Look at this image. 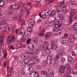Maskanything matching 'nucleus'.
<instances>
[{
	"mask_svg": "<svg viewBox=\"0 0 77 77\" xmlns=\"http://www.w3.org/2000/svg\"><path fill=\"white\" fill-rule=\"evenodd\" d=\"M57 23H58L55 24L54 25V26L57 29V35H60L61 34V32L59 31L61 30V29L60 28L62 26V22L59 21L57 22Z\"/></svg>",
	"mask_w": 77,
	"mask_h": 77,
	"instance_id": "obj_1",
	"label": "nucleus"
},
{
	"mask_svg": "<svg viewBox=\"0 0 77 77\" xmlns=\"http://www.w3.org/2000/svg\"><path fill=\"white\" fill-rule=\"evenodd\" d=\"M71 11L70 13L69 21L70 23H72L73 21V16L75 14L76 11L74 9H70Z\"/></svg>",
	"mask_w": 77,
	"mask_h": 77,
	"instance_id": "obj_2",
	"label": "nucleus"
},
{
	"mask_svg": "<svg viewBox=\"0 0 77 77\" xmlns=\"http://www.w3.org/2000/svg\"><path fill=\"white\" fill-rule=\"evenodd\" d=\"M14 41H15V38L14 37V35H11L8 37L7 42L8 44H11L12 42Z\"/></svg>",
	"mask_w": 77,
	"mask_h": 77,
	"instance_id": "obj_3",
	"label": "nucleus"
},
{
	"mask_svg": "<svg viewBox=\"0 0 77 77\" xmlns=\"http://www.w3.org/2000/svg\"><path fill=\"white\" fill-rule=\"evenodd\" d=\"M68 34H65L64 37H63L62 38H60V42H61L63 44H65L66 43V38L68 37Z\"/></svg>",
	"mask_w": 77,
	"mask_h": 77,
	"instance_id": "obj_4",
	"label": "nucleus"
},
{
	"mask_svg": "<svg viewBox=\"0 0 77 77\" xmlns=\"http://www.w3.org/2000/svg\"><path fill=\"white\" fill-rule=\"evenodd\" d=\"M39 73L37 72L34 71L29 74V77H38Z\"/></svg>",
	"mask_w": 77,
	"mask_h": 77,
	"instance_id": "obj_5",
	"label": "nucleus"
},
{
	"mask_svg": "<svg viewBox=\"0 0 77 77\" xmlns=\"http://www.w3.org/2000/svg\"><path fill=\"white\" fill-rule=\"evenodd\" d=\"M75 39V36L74 35H72L70 37V41L71 43L73 44L74 43Z\"/></svg>",
	"mask_w": 77,
	"mask_h": 77,
	"instance_id": "obj_6",
	"label": "nucleus"
},
{
	"mask_svg": "<svg viewBox=\"0 0 77 77\" xmlns=\"http://www.w3.org/2000/svg\"><path fill=\"white\" fill-rule=\"evenodd\" d=\"M62 56H63V54H59L57 53L54 59V61H57L59 59H60V57H62Z\"/></svg>",
	"mask_w": 77,
	"mask_h": 77,
	"instance_id": "obj_7",
	"label": "nucleus"
},
{
	"mask_svg": "<svg viewBox=\"0 0 77 77\" xmlns=\"http://www.w3.org/2000/svg\"><path fill=\"white\" fill-rule=\"evenodd\" d=\"M63 49L62 47H60L57 49V53L58 54H63Z\"/></svg>",
	"mask_w": 77,
	"mask_h": 77,
	"instance_id": "obj_8",
	"label": "nucleus"
},
{
	"mask_svg": "<svg viewBox=\"0 0 77 77\" xmlns=\"http://www.w3.org/2000/svg\"><path fill=\"white\" fill-rule=\"evenodd\" d=\"M65 66H61L60 69V74H63V73H64V72H65Z\"/></svg>",
	"mask_w": 77,
	"mask_h": 77,
	"instance_id": "obj_9",
	"label": "nucleus"
},
{
	"mask_svg": "<svg viewBox=\"0 0 77 77\" xmlns=\"http://www.w3.org/2000/svg\"><path fill=\"white\" fill-rule=\"evenodd\" d=\"M25 11L24 10H21L20 11V14L21 15H22L21 16L20 15L19 16V18L20 19V20H19L20 22H21V18H22V17H23V15H24V14H25Z\"/></svg>",
	"mask_w": 77,
	"mask_h": 77,
	"instance_id": "obj_10",
	"label": "nucleus"
},
{
	"mask_svg": "<svg viewBox=\"0 0 77 77\" xmlns=\"http://www.w3.org/2000/svg\"><path fill=\"white\" fill-rule=\"evenodd\" d=\"M12 6L13 10H16V9H19L20 8H21V6H20V5H13Z\"/></svg>",
	"mask_w": 77,
	"mask_h": 77,
	"instance_id": "obj_11",
	"label": "nucleus"
},
{
	"mask_svg": "<svg viewBox=\"0 0 77 77\" xmlns=\"http://www.w3.org/2000/svg\"><path fill=\"white\" fill-rule=\"evenodd\" d=\"M74 59L71 57H69L68 58V61L69 63H71L74 62Z\"/></svg>",
	"mask_w": 77,
	"mask_h": 77,
	"instance_id": "obj_12",
	"label": "nucleus"
},
{
	"mask_svg": "<svg viewBox=\"0 0 77 77\" xmlns=\"http://www.w3.org/2000/svg\"><path fill=\"white\" fill-rule=\"evenodd\" d=\"M41 74L45 77H47L48 76V73L46 71L43 70L42 71Z\"/></svg>",
	"mask_w": 77,
	"mask_h": 77,
	"instance_id": "obj_13",
	"label": "nucleus"
},
{
	"mask_svg": "<svg viewBox=\"0 0 77 77\" xmlns=\"http://www.w3.org/2000/svg\"><path fill=\"white\" fill-rule=\"evenodd\" d=\"M50 46L49 45H47L46 49V52L47 54H50Z\"/></svg>",
	"mask_w": 77,
	"mask_h": 77,
	"instance_id": "obj_14",
	"label": "nucleus"
},
{
	"mask_svg": "<svg viewBox=\"0 0 77 77\" xmlns=\"http://www.w3.org/2000/svg\"><path fill=\"white\" fill-rule=\"evenodd\" d=\"M48 72L50 74L49 75V77H54V75H53V71L52 69L49 70Z\"/></svg>",
	"mask_w": 77,
	"mask_h": 77,
	"instance_id": "obj_15",
	"label": "nucleus"
},
{
	"mask_svg": "<svg viewBox=\"0 0 77 77\" xmlns=\"http://www.w3.org/2000/svg\"><path fill=\"white\" fill-rule=\"evenodd\" d=\"M56 11L53 10L49 14V17H53V16L56 14Z\"/></svg>",
	"mask_w": 77,
	"mask_h": 77,
	"instance_id": "obj_16",
	"label": "nucleus"
},
{
	"mask_svg": "<svg viewBox=\"0 0 77 77\" xmlns=\"http://www.w3.org/2000/svg\"><path fill=\"white\" fill-rule=\"evenodd\" d=\"M53 63V60H47L46 63L48 65H50L51 64H52Z\"/></svg>",
	"mask_w": 77,
	"mask_h": 77,
	"instance_id": "obj_17",
	"label": "nucleus"
},
{
	"mask_svg": "<svg viewBox=\"0 0 77 77\" xmlns=\"http://www.w3.org/2000/svg\"><path fill=\"white\" fill-rule=\"evenodd\" d=\"M57 45H51V49L52 50H56L57 49Z\"/></svg>",
	"mask_w": 77,
	"mask_h": 77,
	"instance_id": "obj_18",
	"label": "nucleus"
},
{
	"mask_svg": "<svg viewBox=\"0 0 77 77\" xmlns=\"http://www.w3.org/2000/svg\"><path fill=\"white\" fill-rule=\"evenodd\" d=\"M51 35V34L50 33V32H48L46 33V34L45 35V37L47 39H48V38H49V37Z\"/></svg>",
	"mask_w": 77,
	"mask_h": 77,
	"instance_id": "obj_19",
	"label": "nucleus"
},
{
	"mask_svg": "<svg viewBox=\"0 0 77 77\" xmlns=\"http://www.w3.org/2000/svg\"><path fill=\"white\" fill-rule=\"evenodd\" d=\"M5 29L7 32H9L11 28L8 26H6L5 27Z\"/></svg>",
	"mask_w": 77,
	"mask_h": 77,
	"instance_id": "obj_20",
	"label": "nucleus"
},
{
	"mask_svg": "<svg viewBox=\"0 0 77 77\" xmlns=\"http://www.w3.org/2000/svg\"><path fill=\"white\" fill-rule=\"evenodd\" d=\"M58 17L61 20H63L64 19V17L62 14H60L58 15Z\"/></svg>",
	"mask_w": 77,
	"mask_h": 77,
	"instance_id": "obj_21",
	"label": "nucleus"
},
{
	"mask_svg": "<svg viewBox=\"0 0 77 77\" xmlns=\"http://www.w3.org/2000/svg\"><path fill=\"white\" fill-rule=\"evenodd\" d=\"M61 7H63V8H66V7H67V5H66L65 4V1H62L61 2Z\"/></svg>",
	"mask_w": 77,
	"mask_h": 77,
	"instance_id": "obj_22",
	"label": "nucleus"
},
{
	"mask_svg": "<svg viewBox=\"0 0 77 77\" xmlns=\"http://www.w3.org/2000/svg\"><path fill=\"white\" fill-rule=\"evenodd\" d=\"M29 22L30 23V24L31 26H34V22H33V20L30 19L29 20Z\"/></svg>",
	"mask_w": 77,
	"mask_h": 77,
	"instance_id": "obj_23",
	"label": "nucleus"
},
{
	"mask_svg": "<svg viewBox=\"0 0 77 77\" xmlns=\"http://www.w3.org/2000/svg\"><path fill=\"white\" fill-rule=\"evenodd\" d=\"M29 59H26L25 60V63L26 65H30V61Z\"/></svg>",
	"mask_w": 77,
	"mask_h": 77,
	"instance_id": "obj_24",
	"label": "nucleus"
},
{
	"mask_svg": "<svg viewBox=\"0 0 77 77\" xmlns=\"http://www.w3.org/2000/svg\"><path fill=\"white\" fill-rule=\"evenodd\" d=\"M22 46V42H20V41H18L17 44V47H20Z\"/></svg>",
	"mask_w": 77,
	"mask_h": 77,
	"instance_id": "obj_25",
	"label": "nucleus"
},
{
	"mask_svg": "<svg viewBox=\"0 0 77 77\" xmlns=\"http://www.w3.org/2000/svg\"><path fill=\"white\" fill-rule=\"evenodd\" d=\"M21 57L22 59L24 60V59H26V57H27V56L26 54H22L21 55Z\"/></svg>",
	"mask_w": 77,
	"mask_h": 77,
	"instance_id": "obj_26",
	"label": "nucleus"
},
{
	"mask_svg": "<svg viewBox=\"0 0 77 77\" xmlns=\"http://www.w3.org/2000/svg\"><path fill=\"white\" fill-rule=\"evenodd\" d=\"M47 64V61H46L45 60H43L42 61V65L43 66H46Z\"/></svg>",
	"mask_w": 77,
	"mask_h": 77,
	"instance_id": "obj_27",
	"label": "nucleus"
},
{
	"mask_svg": "<svg viewBox=\"0 0 77 77\" xmlns=\"http://www.w3.org/2000/svg\"><path fill=\"white\" fill-rule=\"evenodd\" d=\"M72 73L73 74H77V69H73L72 70Z\"/></svg>",
	"mask_w": 77,
	"mask_h": 77,
	"instance_id": "obj_28",
	"label": "nucleus"
},
{
	"mask_svg": "<svg viewBox=\"0 0 77 77\" xmlns=\"http://www.w3.org/2000/svg\"><path fill=\"white\" fill-rule=\"evenodd\" d=\"M2 0H0V4L1 6H3L5 4V1H2Z\"/></svg>",
	"mask_w": 77,
	"mask_h": 77,
	"instance_id": "obj_29",
	"label": "nucleus"
},
{
	"mask_svg": "<svg viewBox=\"0 0 77 77\" xmlns=\"http://www.w3.org/2000/svg\"><path fill=\"white\" fill-rule=\"evenodd\" d=\"M33 70V67L32 66H29V71H32Z\"/></svg>",
	"mask_w": 77,
	"mask_h": 77,
	"instance_id": "obj_30",
	"label": "nucleus"
},
{
	"mask_svg": "<svg viewBox=\"0 0 77 77\" xmlns=\"http://www.w3.org/2000/svg\"><path fill=\"white\" fill-rule=\"evenodd\" d=\"M49 14V11L47 12H45V17H44V16H43V18L44 19H45V18H46V16H47Z\"/></svg>",
	"mask_w": 77,
	"mask_h": 77,
	"instance_id": "obj_31",
	"label": "nucleus"
},
{
	"mask_svg": "<svg viewBox=\"0 0 77 77\" xmlns=\"http://www.w3.org/2000/svg\"><path fill=\"white\" fill-rule=\"evenodd\" d=\"M35 64V62L33 60H30L29 61V65H34Z\"/></svg>",
	"mask_w": 77,
	"mask_h": 77,
	"instance_id": "obj_32",
	"label": "nucleus"
},
{
	"mask_svg": "<svg viewBox=\"0 0 77 77\" xmlns=\"http://www.w3.org/2000/svg\"><path fill=\"white\" fill-rule=\"evenodd\" d=\"M66 60V58H63L61 59V62L62 63H64V62Z\"/></svg>",
	"mask_w": 77,
	"mask_h": 77,
	"instance_id": "obj_33",
	"label": "nucleus"
},
{
	"mask_svg": "<svg viewBox=\"0 0 77 77\" xmlns=\"http://www.w3.org/2000/svg\"><path fill=\"white\" fill-rule=\"evenodd\" d=\"M14 11H10L8 12L9 15H12L14 14Z\"/></svg>",
	"mask_w": 77,
	"mask_h": 77,
	"instance_id": "obj_34",
	"label": "nucleus"
},
{
	"mask_svg": "<svg viewBox=\"0 0 77 77\" xmlns=\"http://www.w3.org/2000/svg\"><path fill=\"white\" fill-rule=\"evenodd\" d=\"M27 30L29 32H32V27L30 26H29L27 28Z\"/></svg>",
	"mask_w": 77,
	"mask_h": 77,
	"instance_id": "obj_35",
	"label": "nucleus"
},
{
	"mask_svg": "<svg viewBox=\"0 0 77 77\" xmlns=\"http://www.w3.org/2000/svg\"><path fill=\"white\" fill-rule=\"evenodd\" d=\"M29 53L30 54V55L32 57H33V58L34 59H35V58H36V57L35 56V54L32 53Z\"/></svg>",
	"mask_w": 77,
	"mask_h": 77,
	"instance_id": "obj_36",
	"label": "nucleus"
},
{
	"mask_svg": "<svg viewBox=\"0 0 77 77\" xmlns=\"http://www.w3.org/2000/svg\"><path fill=\"white\" fill-rule=\"evenodd\" d=\"M0 42L1 44H3V37H1L0 39Z\"/></svg>",
	"mask_w": 77,
	"mask_h": 77,
	"instance_id": "obj_37",
	"label": "nucleus"
},
{
	"mask_svg": "<svg viewBox=\"0 0 77 77\" xmlns=\"http://www.w3.org/2000/svg\"><path fill=\"white\" fill-rule=\"evenodd\" d=\"M41 68V66L39 65H36V69H40Z\"/></svg>",
	"mask_w": 77,
	"mask_h": 77,
	"instance_id": "obj_38",
	"label": "nucleus"
},
{
	"mask_svg": "<svg viewBox=\"0 0 77 77\" xmlns=\"http://www.w3.org/2000/svg\"><path fill=\"white\" fill-rule=\"evenodd\" d=\"M2 23V22H0V29H1L2 28H3V24H5V23H4V24L2 23Z\"/></svg>",
	"mask_w": 77,
	"mask_h": 77,
	"instance_id": "obj_39",
	"label": "nucleus"
},
{
	"mask_svg": "<svg viewBox=\"0 0 77 77\" xmlns=\"http://www.w3.org/2000/svg\"><path fill=\"white\" fill-rule=\"evenodd\" d=\"M26 23V21H25V20H22L21 21V26H23V25H24L25 24V23Z\"/></svg>",
	"mask_w": 77,
	"mask_h": 77,
	"instance_id": "obj_40",
	"label": "nucleus"
},
{
	"mask_svg": "<svg viewBox=\"0 0 77 77\" xmlns=\"http://www.w3.org/2000/svg\"><path fill=\"white\" fill-rule=\"evenodd\" d=\"M50 17H51L49 16V17H48V22L49 23H52V22H53V20H51V18H50Z\"/></svg>",
	"mask_w": 77,
	"mask_h": 77,
	"instance_id": "obj_41",
	"label": "nucleus"
},
{
	"mask_svg": "<svg viewBox=\"0 0 77 77\" xmlns=\"http://www.w3.org/2000/svg\"><path fill=\"white\" fill-rule=\"evenodd\" d=\"M65 67L67 69H69L70 68V66L69 64H66L65 66Z\"/></svg>",
	"mask_w": 77,
	"mask_h": 77,
	"instance_id": "obj_42",
	"label": "nucleus"
},
{
	"mask_svg": "<svg viewBox=\"0 0 77 77\" xmlns=\"http://www.w3.org/2000/svg\"><path fill=\"white\" fill-rule=\"evenodd\" d=\"M26 65V64L25 62L24 61H23L21 63V65L22 66H25Z\"/></svg>",
	"mask_w": 77,
	"mask_h": 77,
	"instance_id": "obj_43",
	"label": "nucleus"
},
{
	"mask_svg": "<svg viewBox=\"0 0 77 77\" xmlns=\"http://www.w3.org/2000/svg\"><path fill=\"white\" fill-rule=\"evenodd\" d=\"M26 12L27 14V15L26 16V17H27L30 14V11H29V10H26Z\"/></svg>",
	"mask_w": 77,
	"mask_h": 77,
	"instance_id": "obj_44",
	"label": "nucleus"
},
{
	"mask_svg": "<svg viewBox=\"0 0 77 77\" xmlns=\"http://www.w3.org/2000/svg\"><path fill=\"white\" fill-rule=\"evenodd\" d=\"M33 42L35 44H37L38 42H39V41L38 40H33Z\"/></svg>",
	"mask_w": 77,
	"mask_h": 77,
	"instance_id": "obj_45",
	"label": "nucleus"
},
{
	"mask_svg": "<svg viewBox=\"0 0 77 77\" xmlns=\"http://www.w3.org/2000/svg\"><path fill=\"white\" fill-rule=\"evenodd\" d=\"M63 12L64 13H66L68 12V10H67V9H66V8H65L64 9V10H63Z\"/></svg>",
	"mask_w": 77,
	"mask_h": 77,
	"instance_id": "obj_46",
	"label": "nucleus"
},
{
	"mask_svg": "<svg viewBox=\"0 0 77 77\" xmlns=\"http://www.w3.org/2000/svg\"><path fill=\"white\" fill-rule=\"evenodd\" d=\"M38 35L39 36H40V37H42V36H44V34H43V33L41 32L38 34Z\"/></svg>",
	"mask_w": 77,
	"mask_h": 77,
	"instance_id": "obj_47",
	"label": "nucleus"
},
{
	"mask_svg": "<svg viewBox=\"0 0 77 77\" xmlns=\"http://www.w3.org/2000/svg\"><path fill=\"white\" fill-rule=\"evenodd\" d=\"M48 44V43H47V42L46 41H44V45H45V46H46L47 47V45H47Z\"/></svg>",
	"mask_w": 77,
	"mask_h": 77,
	"instance_id": "obj_48",
	"label": "nucleus"
},
{
	"mask_svg": "<svg viewBox=\"0 0 77 77\" xmlns=\"http://www.w3.org/2000/svg\"><path fill=\"white\" fill-rule=\"evenodd\" d=\"M7 55H8V54H7V52L6 51H5V54H4V57H7Z\"/></svg>",
	"mask_w": 77,
	"mask_h": 77,
	"instance_id": "obj_49",
	"label": "nucleus"
},
{
	"mask_svg": "<svg viewBox=\"0 0 77 77\" xmlns=\"http://www.w3.org/2000/svg\"><path fill=\"white\" fill-rule=\"evenodd\" d=\"M51 42V45H54V44H55V43H56V42H55L54 40H52Z\"/></svg>",
	"mask_w": 77,
	"mask_h": 77,
	"instance_id": "obj_50",
	"label": "nucleus"
},
{
	"mask_svg": "<svg viewBox=\"0 0 77 77\" xmlns=\"http://www.w3.org/2000/svg\"><path fill=\"white\" fill-rule=\"evenodd\" d=\"M41 32L44 34V33L45 32V29H42L41 31Z\"/></svg>",
	"mask_w": 77,
	"mask_h": 77,
	"instance_id": "obj_51",
	"label": "nucleus"
},
{
	"mask_svg": "<svg viewBox=\"0 0 77 77\" xmlns=\"http://www.w3.org/2000/svg\"><path fill=\"white\" fill-rule=\"evenodd\" d=\"M51 56L50 55H49L47 57V60H51Z\"/></svg>",
	"mask_w": 77,
	"mask_h": 77,
	"instance_id": "obj_52",
	"label": "nucleus"
},
{
	"mask_svg": "<svg viewBox=\"0 0 77 77\" xmlns=\"http://www.w3.org/2000/svg\"><path fill=\"white\" fill-rule=\"evenodd\" d=\"M37 6H38V7H41V4L40 2H38Z\"/></svg>",
	"mask_w": 77,
	"mask_h": 77,
	"instance_id": "obj_53",
	"label": "nucleus"
},
{
	"mask_svg": "<svg viewBox=\"0 0 77 77\" xmlns=\"http://www.w3.org/2000/svg\"><path fill=\"white\" fill-rule=\"evenodd\" d=\"M53 1H54V0H47V2H48L49 3H51L53 2Z\"/></svg>",
	"mask_w": 77,
	"mask_h": 77,
	"instance_id": "obj_54",
	"label": "nucleus"
},
{
	"mask_svg": "<svg viewBox=\"0 0 77 77\" xmlns=\"http://www.w3.org/2000/svg\"><path fill=\"white\" fill-rule=\"evenodd\" d=\"M58 64V63H57V62H56L54 63H53L52 65H53V66H57Z\"/></svg>",
	"mask_w": 77,
	"mask_h": 77,
	"instance_id": "obj_55",
	"label": "nucleus"
},
{
	"mask_svg": "<svg viewBox=\"0 0 77 77\" xmlns=\"http://www.w3.org/2000/svg\"><path fill=\"white\" fill-rule=\"evenodd\" d=\"M57 5L58 7H62V3L61 4L60 3H58L57 4Z\"/></svg>",
	"mask_w": 77,
	"mask_h": 77,
	"instance_id": "obj_56",
	"label": "nucleus"
},
{
	"mask_svg": "<svg viewBox=\"0 0 77 77\" xmlns=\"http://www.w3.org/2000/svg\"><path fill=\"white\" fill-rule=\"evenodd\" d=\"M52 25V24L51 23V22H48L47 24V26H48V27H50V26H51Z\"/></svg>",
	"mask_w": 77,
	"mask_h": 77,
	"instance_id": "obj_57",
	"label": "nucleus"
},
{
	"mask_svg": "<svg viewBox=\"0 0 77 77\" xmlns=\"http://www.w3.org/2000/svg\"><path fill=\"white\" fill-rule=\"evenodd\" d=\"M25 71H24V70H22L21 71V74H22V75H24L25 74Z\"/></svg>",
	"mask_w": 77,
	"mask_h": 77,
	"instance_id": "obj_58",
	"label": "nucleus"
},
{
	"mask_svg": "<svg viewBox=\"0 0 77 77\" xmlns=\"http://www.w3.org/2000/svg\"><path fill=\"white\" fill-rule=\"evenodd\" d=\"M10 71L11 72H12V73L14 72V70L13 69V68H12V67L10 68Z\"/></svg>",
	"mask_w": 77,
	"mask_h": 77,
	"instance_id": "obj_59",
	"label": "nucleus"
},
{
	"mask_svg": "<svg viewBox=\"0 0 77 77\" xmlns=\"http://www.w3.org/2000/svg\"><path fill=\"white\" fill-rule=\"evenodd\" d=\"M26 39L27 38H26L25 37H23L22 39V40L23 41H26Z\"/></svg>",
	"mask_w": 77,
	"mask_h": 77,
	"instance_id": "obj_60",
	"label": "nucleus"
},
{
	"mask_svg": "<svg viewBox=\"0 0 77 77\" xmlns=\"http://www.w3.org/2000/svg\"><path fill=\"white\" fill-rule=\"evenodd\" d=\"M11 49H12V50H14V45H11L10 47V50Z\"/></svg>",
	"mask_w": 77,
	"mask_h": 77,
	"instance_id": "obj_61",
	"label": "nucleus"
},
{
	"mask_svg": "<svg viewBox=\"0 0 77 77\" xmlns=\"http://www.w3.org/2000/svg\"><path fill=\"white\" fill-rule=\"evenodd\" d=\"M72 5H75L76 4L75 2L74 1H72Z\"/></svg>",
	"mask_w": 77,
	"mask_h": 77,
	"instance_id": "obj_62",
	"label": "nucleus"
},
{
	"mask_svg": "<svg viewBox=\"0 0 77 77\" xmlns=\"http://www.w3.org/2000/svg\"><path fill=\"white\" fill-rule=\"evenodd\" d=\"M29 42H30V39H29L27 41V44H29Z\"/></svg>",
	"mask_w": 77,
	"mask_h": 77,
	"instance_id": "obj_63",
	"label": "nucleus"
},
{
	"mask_svg": "<svg viewBox=\"0 0 77 77\" xmlns=\"http://www.w3.org/2000/svg\"><path fill=\"white\" fill-rule=\"evenodd\" d=\"M32 3H26V5H27V6H30V5H31Z\"/></svg>",
	"mask_w": 77,
	"mask_h": 77,
	"instance_id": "obj_64",
	"label": "nucleus"
}]
</instances>
